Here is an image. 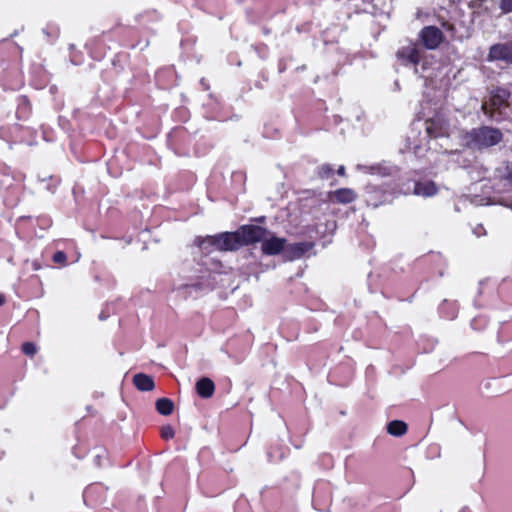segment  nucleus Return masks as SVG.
Instances as JSON below:
<instances>
[{
	"mask_svg": "<svg viewBox=\"0 0 512 512\" xmlns=\"http://www.w3.org/2000/svg\"><path fill=\"white\" fill-rule=\"evenodd\" d=\"M510 92L504 88L493 89L488 102H484L481 109L485 115L494 121H502L512 113V106L509 103Z\"/></svg>",
	"mask_w": 512,
	"mask_h": 512,
	"instance_id": "f257e3e1",
	"label": "nucleus"
},
{
	"mask_svg": "<svg viewBox=\"0 0 512 512\" xmlns=\"http://www.w3.org/2000/svg\"><path fill=\"white\" fill-rule=\"evenodd\" d=\"M502 132L493 127L483 126L467 133L463 142L471 149H483L497 145L502 140Z\"/></svg>",
	"mask_w": 512,
	"mask_h": 512,
	"instance_id": "f03ea898",
	"label": "nucleus"
},
{
	"mask_svg": "<svg viewBox=\"0 0 512 512\" xmlns=\"http://www.w3.org/2000/svg\"><path fill=\"white\" fill-rule=\"evenodd\" d=\"M196 243L203 250L213 247L219 251H233L241 247L237 231L198 238Z\"/></svg>",
	"mask_w": 512,
	"mask_h": 512,
	"instance_id": "7ed1b4c3",
	"label": "nucleus"
},
{
	"mask_svg": "<svg viewBox=\"0 0 512 512\" xmlns=\"http://www.w3.org/2000/svg\"><path fill=\"white\" fill-rule=\"evenodd\" d=\"M398 189L399 187L396 188L395 185L388 182L381 185L368 184L365 188L366 201L370 206L376 208L390 202L396 194H399Z\"/></svg>",
	"mask_w": 512,
	"mask_h": 512,
	"instance_id": "20e7f679",
	"label": "nucleus"
},
{
	"mask_svg": "<svg viewBox=\"0 0 512 512\" xmlns=\"http://www.w3.org/2000/svg\"><path fill=\"white\" fill-rule=\"evenodd\" d=\"M438 192V189L434 182H408L399 186L398 193L408 195L414 194L422 197H431Z\"/></svg>",
	"mask_w": 512,
	"mask_h": 512,
	"instance_id": "39448f33",
	"label": "nucleus"
},
{
	"mask_svg": "<svg viewBox=\"0 0 512 512\" xmlns=\"http://www.w3.org/2000/svg\"><path fill=\"white\" fill-rule=\"evenodd\" d=\"M237 234L240 240V246L249 245L256 242H261L270 232L260 226L256 225H244L239 230H237Z\"/></svg>",
	"mask_w": 512,
	"mask_h": 512,
	"instance_id": "423d86ee",
	"label": "nucleus"
},
{
	"mask_svg": "<svg viewBox=\"0 0 512 512\" xmlns=\"http://www.w3.org/2000/svg\"><path fill=\"white\" fill-rule=\"evenodd\" d=\"M425 130L430 138L444 137L449 135L450 125L441 114H437L425 122Z\"/></svg>",
	"mask_w": 512,
	"mask_h": 512,
	"instance_id": "0eeeda50",
	"label": "nucleus"
},
{
	"mask_svg": "<svg viewBox=\"0 0 512 512\" xmlns=\"http://www.w3.org/2000/svg\"><path fill=\"white\" fill-rule=\"evenodd\" d=\"M261 250L265 255H277L280 252H284L286 239L279 238L274 235H267L262 241Z\"/></svg>",
	"mask_w": 512,
	"mask_h": 512,
	"instance_id": "6e6552de",
	"label": "nucleus"
},
{
	"mask_svg": "<svg viewBox=\"0 0 512 512\" xmlns=\"http://www.w3.org/2000/svg\"><path fill=\"white\" fill-rule=\"evenodd\" d=\"M314 247L313 242H298L290 245H285L284 258L288 261L300 259Z\"/></svg>",
	"mask_w": 512,
	"mask_h": 512,
	"instance_id": "1a4fd4ad",
	"label": "nucleus"
},
{
	"mask_svg": "<svg viewBox=\"0 0 512 512\" xmlns=\"http://www.w3.org/2000/svg\"><path fill=\"white\" fill-rule=\"evenodd\" d=\"M421 39L426 48L436 49L443 40V34L439 28L427 26L421 31Z\"/></svg>",
	"mask_w": 512,
	"mask_h": 512,
	"instance_id": "9d476101",
	"label": "nucleus"
},
{
	"mask_svg": "<svg viewBox=\"0 0 512 512\" xmlns=\"http://www.w3.org/2000/svg\"><path fill=\"white\" fill-rule=\"evenodd\" d=\"M490 60H503L512 63V41L491 46L489 50Z\"/></svg>",
	"mask_w": 512,
	"mask_h": 512,
	"instance_id": "9b49d317",
	"label": "nucleus"
},
{
	"mask_svg": "<svg viewBox=\"0 0 512 512\" xmlns=\"http://www.w3.org/2000/svg\"><path fill=\"white\" fill-rule=\"evenodd\" d=\"M422 50L416 44H409L408 46L402 47L397 52V57L404 64L417 65L420 61V54Z\"/></svg>",
	"mask_w": 512,
	"mask_h": 512,
	"instance_id": "f8f14e48",
	"label": "nucleus"
},
{
	"mask_svg": "<svg viewBox=\"0 0 512 512\" xmlns=\"http://www.w3.org/2000/svg\"><path fill=\"white\" fill-rule=\"evenodd\" d=\"M328 197L329 200L332 202L349 204L356 199L357 195L355 191L350 188H341L333 192H330Z\"/></svg>",
	"mask_w": 512,
	"mask_h": 512,
	"instance_id": "ddd939ff",
	"label": "nucleus"
},
{
	"mask_svg": "<svg viewBox=\"0 0 512 512\" xmlns=\"http://www.w3.org/2000/svg\"><path fill=\"white\" fill-rule=\"evenodd\" d=\"M196 391L202 398H210L214 394V382L207 377H202L196 382Z\"/></svg>",
	"mask_w": 512,
	"mask_h": 512,
	"instance_id": "4468645a",
	"label": "nucleus"
},
{
	"mask_svg": "<svg viewBox=\"0 0 512 512\" xmlns=\"http://www.w3.org/2000/svg\"><path fill=\"white\" fill-rule=\"evenodd\" d=\"M133 383L136 386V388L140 391H151L154 389V381L152 377L143 374L138 373L133 377Z\"/></svg>",
	"mask_w": 512,
	"mask_h": 512,
	"instance_id": "2eb2a0df",
	"label": "nucleus"
},
{
	"mask_svg": "<svg viewBox=\"0 0 512 512\" xmlns=\"http://www.w3.org/2000/svg\"><path fill=\"white\" fill-rule=\"evenodd\" d=\"M358 169L363 170L365 173H369L372 175H380V176H389L393 172V167L389 165H374V166H357Z\"/></svg>",
	"mask_w": 512,
	"mask_h": 512,
	"instance_id": "dca6fc26",
	"label": "nucleus"
},
{
	"mask_svg": "<svg viewBox=\"0 0 512 512\" xmlns=\"http://www.w3.org/2000/svg\"><path fill=\"white\" fill-rule=\"evenodd\" d=\"M387 432L388 434L401 437L407 432V424L401 420H393L387 424Z\"/></svg>",
	"mask_w": 512,
	"mask_h": 512,
	"instance_id": "f3484780",
	"label": "nucleus"
},
{
	"mask_svg": "<svg viewBox=\"0 0 512 512\" xmlns=\"http://www.w3.org/2000/svg\"><path fill=\"white\" fill-rule=\"evenodd\" d=\"M156 409L161 415H170L173 412L174 404L168 398H160L156 401Z\"/></svg>",
	"mask_w": 512,
	"mask_h": 512,
	"instance_id": "a211bd4d",
	"label": "nucleus"
},
{
	"mask_svg": "<svg viewBox=\"0 0 512 512\" xmlns=\"http://www.w3.org/2000/svg\"><path fill=\"white\" fill-rule=\"evenodd\" d=\"M317 173L319 177L328 179L333 174V168L329 164H324L318 167Z\"/></svg>",
	"mask_w": 512,
	"mask_h": 512,
	"instance_id": "6ab92c4d",
	"label": "nucleus"
},
{
	"mask_svg": "<svg viewBox=\"0 0 512 512\" xmlns=\"http://www.w3.org/2000/svg\"><path fill=\"white\" fill-rule=\"evenodd\" d=\"M22 351L29 356H32L36 353L37 348L34 343L26 342L22 345Z\"/></svg>",
	"mask_w": 512,
	"mask_h": 512,
	"instance_id": "aec40b11",
	"label": "nucleus"
},
{
	"mask_svg": "<svg viewBox=\"0 0 512 512\" xmlns=\"http://www.w3.org/2000/svg\"><path fill=\"white\" fill-rule=\"evenodd\" d=\"M106 458V451L103 449H99L98 452L94 455V462L97 466L102 465V460Z\"/></svg>",
	"mask_w": 512,
	"mask_h": 512,
	"instance_id": "412c9836",
	"label": "nucleus"
},
{
	"mask_svg": "<svg viewBox=\"0 0 512 512\" xmlns=\"http://www.w3.org/2000/svg\"><path fill=\"white\" fill-rule=\"evenodd\" d=\"M500 8L505 13L512 12V0H501Z\"/></svg>",
	"mask_w": 512,
	"mask_h": 512,
	"instance_id": "4be33fe9",
	"label": "nucleus"
},
{
	"mask_svg": "<svg viewBox=\"0 0 512 512\" xmlns=\"http://www.w3.org/2000/svg\"><path fill=\"white\" fill-rule=\"evenodd\" d=\"M161 434L164 439H170L174 436V430L171 426H165L162 428Z\"/></svg>",
	"mask_w": 512,
	"mask_h": 512,
	"instance_id": "5701e85b",
	"label": "nucleus"
},
{
	"mask_svg": "<svg viewBox=\"0 0 512 512\" xmlns=\"http://www.w3.org/2000/svg\"><path fill=\"white\" fill-rule=\"evenodd\" d=\"M53 260L55 263H64L66 261V254L62 251H58L54 254Z\"/></svg>",
	"mask_w": 512,
	"mask_h": 512,
	"instance_id": "b1692460",
	"label": "nucleus"
},
{
	"mask_svg": "<svg viewBox=\"0 0 512 512\" xmlns=\"http://www.w3.org/2000/svg\"><path fill=\"white\" fill-rule=\"evenodd\" d=\"M474 234L478 237L481 236L482 234H484V228L481 225H479L477 228L474 229Z\"/></svg>",
	"mask_w": 512,
	"mask_h": 512,
	"instance_id": "393cba45",
	"label": "nucleus"
},
{
	"mask_svg": "<svg viewBox=\"0 0 512 512\" xmlns=\"http://www.w3.org/2000/svg\"><path fill=\"white\" fill-rule=\"evenodd\" d=\"M337 173L340 175V176H344L345 175V167L344 166H340L337 170Z\"/></svg>",
	"mask_w": 512,
	"mask_h": 512,
	"instance_id": "a878e982",
	"label": "nucleus"
},
{
	"mask_svg": "<svg viewBox=\"0 0 512 512\" xmlns=\"http://www.w3.org/2000/svg\"><path fill=\"white\" fill-rule=\"evenodd\" d=\"M507 179L512 183V167L508 169Z\"/></svg>",
	"mask_w": 512,
	"mask_h": 512,
	"instance_id": "bb28decb",
	"label": "nucleus"
},
{
	"mask_svg": "<svg viewBox=\"0 0 512 512\" xmlns=\"http://www.w3.org/2000/svg\"><path fill=\"white\" fill-rule=\"evenodd\" d=\"M5 302V298L2 294H0V306H2Z\"/></svg>",
	"mask_w": 512,
	"mask_h": 512,
	"instance_id": "cd10ccee",
	"label": "nucleus"
},
{
	"mask_svg": "<svg viewBox=\"0 0 512 512\" xmlns=\"http://www.w3.org/2000/svg\"><path fill=\"white\" fill-rule=\"evenodd\" d=\"M418 148H419V146H418V145H414V146L412 147V149L414 150V152H415V153H417Z\"/></svg>",
	"mask_w": 512,
	"mask_h": 512,
	"instance_id": "c85d7f7f",
	"label": "nucleus"
}]
</instances>
